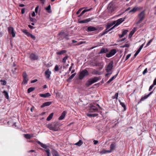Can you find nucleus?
<instances>
[{"instance_id": "obj_51", "label": "nucleus", "mask_w": 156, "mask_h": 156, "mask_svg": "<svg viewBox=\"0 0 156 156\" xmlns=\"http://www.w3.org/2000/svg\"><path fill=\"white\" fill-rule=\"evenodd\" d=\"M153 38H152L147 43L146 46L145 47L149 46L151 44V43L152 41Z\"/></svg>"}, {"instance_id": "obj_55", "label": "nucleus", "mask_w": 156, "mask_h": 156, "mask_svg": "<svg viewBox=\"0 0 156 156\" xmlns=\"http://www.w3.org/2000/svg\"><path fill=\"white\" fill-rule=\"evenodd\" d=\"M147 72V68H146L143 72V74L144 75Z\"/></svg>"}, {"instance_id": "obj_47", "label": "nucleus", "mask_w": 156, "mask_h": 156, "mask_svg": "<svg viewBox=\"0 0 156 156\" xmlns=\"http://www.w3.org/2000/svg\"><path fill=\"white\" fill-rule=\"evenodd\" d=\"M28 78H23V82L25 84H26L27 83L28 81Z\"/></svg>"}, {"instance_id": "obj_21", "label": "nucleus", "mask_w": 156, "mask_h": 156, "mask_svg": "<svg viewBox=\"0 0 156 156\" xmlns=\"http://www.w3.org/2000/svg\"><path fill=\"white\" fill-rule=\"evenodd\" d=\"M119 101L120 102L121 105L123 108L124 111H125L126 110V108L125 104L124 103L122 102L120 100H119Z\"/></svg>"}, {"instance_id": "obj_30", "label": "nucleus", "mask_w": 156, "mask_h": 156, "mask_svg": "<svg viewBox=\"0 0 156 156\" xmlns=\"http://www.w3.org/2000/svg\"><path fill=\"white\" fill-rule=\"evenodd\" d=\"M76 73H74L73 74H72L69 78L68 79H67V82H69L70 81V80L72 79L74 77V76L76 75Z\"/></svg>"}, {"instance_id": "obj_54", "label": "nucleus", "mask_w": 156, "mask_h": 156, "mask_svg": "<svg viewBox=\"0 0 156 156\" xmlns=\"http://www.w3.org/2000/svg\"><path fill=\"white\" fill-rule=\"evenodd\" d=\"M131 54H128L126 56V58L125 59V61H126L127 60V59H128L130 57V56H131Z\"/></svg>"}, {"instance_id": "obj_52", "label": "nucleus", "mask_w": 156, "mask_h": 156, "mask_svg": "<svg viewBox=\"0 0 156 156\" xmlns=\"http://www.w3.org/2000/svg\"><path fill=\"white\" fill-rule=\"evenodd\" d=\"M65 34L64 32H60L58 34V35H61V37H64L63 35L64 34Z\"/></svg>"}, {"instance_id": "obj_15", "label": "nucleus", "mask_w": 156, "mask_h": 156, "mask_svg": "<svg viewBox=\"0 0 156 156\" xmlns=\"http://www.w3.org/2000/svg\"><path fill=\"white\" fill-rule=\"evenodd\" d=\"M39 96L41 97L46 98L50 96L51 95L49 93H47L45 94H39Z\"/></svg>"}, {"instance_id": "obj_28", "label": "nucleus", "mask_w": 156, "mask_h": 156, "mask_svg": "<svg viewBox=\"0 0 156 156\" xmlns=\"http://www.w3.org/2000/svg\"><path fill=\"white\" fill-rule=\"evenodd\" d=\"M83 144V142L81 140H80L78 142L75 143L74 145H77L78 146H80L82 145Z\"/></svg>"}, {"instance_id": "obj_17", "label": "nucleus", "mask_w": 156, "mask_h": 156, "mask_svg": "<svg viewBox=\"0 0 156 156\" xmlns=\"http://www.w3.org/2000/svg\"><path fill=\"white\" fill-rule=\"evenodd\" d=\"M112 4L110 3L108 7V9L109 11V12L111 13H112L114 10V8L113 7V6H112Z\"/></svg>"}, {"instance_id": "obj_36", "label": "nucleus", "mask_w": 156, "mask_h": 156, "mask_svg": "<svg viewBox=\"0 0 156 156\" xmlns=\"http://www.w3.org/2000/svg\"><path fill=\"white\" fill-rule=\"evenodd\" d=\"M47 153L46 155L45 156H50L51 154L50 153V150L49 149L47 148L44 150Z\"/></svg>"}, {"instance_id": "obj_31", "label": "nucleus", "mask_w": 156, "mask_h": 156, "mask_svg": "<svg viewBox=\"0 0 156 156\" xmlns=\"http://www.w3.org/2000/svg\"><path fill=\"white\" fill-rule=\"evenodd\" d=\"M3 93L4 94L5 98L7 99H8L9 98V96L8 92L5 90H4L3 92Z\"/></svg>"}, {"instance_id": "obj_37", "label": "nucleus", "mask_w": 156, "mask_h": 156, "mask_svg": "<svg viewBox=\"0 0 156 156\" xmlns=\"http://www.w3.org/2000/svg\"><path fill=\"white\" fill-rule=\"evenodd\" d=\"M53 114V113H51L47 118V120L48 121L50 120L52 118Z\"/></svg>"}, {"instance_id": "obj_12", "label": "nucleus", "mask_w": 156, "mask_h": 156, "mask_svg": "<svg viewBox=\"0 0 156 156\" xmlns=\"http://www.w3.org/2000/svg\"><path fill=\"white\" fill-rule=\"evenodd\" d=\"M116 53V50L112 49L109 53L107 54L106 56L107 58H110L114 55Z\"/></svg>"}, {"instance_id": "obj_11", "label": "nucleus", "mask_w": 156, "mask_h": 156, "mask_svg": "<svg viewBox=\"0 0 156 156\" xmlns=\"http://www.w3.org/2000/svg\"><path fill=\"white\" fill-rule=\"evenodd\" d=\"M8 30L9 34H11L13 37H15V33L14 31V30L13 27H9L8 28Z\"/></svg>"}, {"instance_id": "obj_56", "label": "nucleus", "mask_w": 156, "mask_h": 156, "mask_svg": "<svg viewBox=\"0 0 156 156\" xmlns=\"http://www.w3.org/2000/svg\"><path fill=\"white\" fill-rule=\"evenodd\" d=\"M83 9V8H80V9H79V10L77 11V12H76V14H79L80 12Z\"/></svg>"}, {"instance_id": "obj_59", "label": "nucleus", "mask_w": 156, "mask_h": 156, "mask_svg": "<svg viewBox=\"0 0 156 156\" xmlns=\"http://www.w3.org/2000/svg\"><path fill=\"white\" fill-rule=\"evenodd\" d=\"M154 85H153L152 84V85H151L149 87V91H151V89H152V88L153 87Z\"/></svg>"}, {"instance_id": "obj_8", "label": "nucleus", "mask_w": 156, "mask_h": 156, "mask_svg": "<svg viewBox=\"0 0 156 156\" xmlns=\"http://www.w3.org/2000/svg\"><path fill=\"white\" fill-rule=\"evenodd\" d=\"M142 9L143 7H135L129 11V13H135L136 11L140 10Z\"/></svg>"}, {"instance_id": "obj_58", "label": "nucleus", "mask_w": 156, "mask_h": 156, "mask_svg": "<svg viewBox=\"0 0 156 156\" xmlns=\"http://www.w3.org/2000/svg\"><path fill=\"white\" fill-rule=\"evenodd\" d=\"M23 78H27V75L26 73H25V72L24 73L23 75Z\"/></svg>"}, {"instance_id": "obj_23", "label": "nucleus", "mask_w": 156, "mask_h": 156, "mask_svg": "<svg viewBox=\"0 0 156 156\" xmlns=\"http://www.w3.org/2000/svg\"><path fill=\"white\" fill-rule=\"evenodd\" d=\"M128 31L127 30H123L122 32V34H119V36L120 38H122L125 35Z\"/></svg>"}, {"instance_id": "obj_38", "label": "nucleus", "mask_w": 156, "mask_h": 156, "mask_svg": "<svg viewBox=\"0 0 156 156\" xmlns=\"http://www.w3.org/2000/svg\"><path fill=\"white\" fill-rule=\"evenodd\" d=\"M35 88L33 87H31L29 88L27 90V92L30 93L31 92L33 91L34 90Z\"/></svg>"}, {"instance_id": "obj_2", "label": "nucleus", "mask_w": 156, "mask_h": 156, "mask_svg": "<svg viewBox=\"0 0 156 156\" xmlns=\"http://www.w3.org/2000/svg\"><path fill=\"white\" fill-rule=\"evenodd\" d=\"M113 61H111L107 66L106 69V70L108 73L106 74L105 76H108V75L112 74V70L113 67Z\"/></svg>"}, {"instance_id": "obj_60", "label": "nucleus", "mask_w": 156, "mask_h": 156, "mask_svg": "<svg viewBox=\"0 0 156 156\" xmlns=\"http://www.w3.org/2000/svg\"><path fill=\"white\" fill-rule=\"evenodd\" d=\"M144 44H142L140 47V48H139L138 49V50H139V51H140L141 50V49L142 48H143V47L144 46Z\"/></svg>"}, {"instance_id": "obj_10", "label": "nucleus", "mask_w": 156, "mask_h": 156, "mask_svg": "<svg viewBox=\"0 0 156 156\" xmlns=\"http://www.w3.org/2000/svg\"><path fill=\"white\" fill-rule=\"evenodd\" d=\"M39 58L38 56L34 53H31L30 54L29 57L30 58L31 60H37Z\"/></svg>"}, {"instance_id": "obj_13", "label": "nucleus", "mask_w": 156, "mask_h": 156, "mask_svg": "<svg viewBox=\"0 0 156 156\" xmlns=\"http://www.w3.org/2000/svg\"><path fill=\"white\" fill-rule=\"evenodd\" d=\"M86 27H87V29H86V30L87 32L93 31L96 30H97V29L96 28L91 26L88 27L86 26Z\"/></svg>"}, {"instance_id": "obj_32", "label": "nucleus", "mask_w": 156, "mask_h": 156, "mask_svg": "<svg viewBox=\"0 0 156 156\" xmlns=\"http://www.w3.org/2000/svg\"><path fill=\"white\" fill-rule=\"evenodd\" d=\"M111 151L110 150H104L102 151L101 152V154H105L107 153H111Z\"/></svg>"}, {"instance_id": "obj_25", "label": "nucleus", "mask_w": 156, "mask_h": 156, "mask_svg": "<svg viewBox=\"0 0 156 156\" xmlns=\"http://www.w3.org/2000/svg\"><path fill=\"white\" fill-rule=\"evenodd\" d=\"M125 17L122 18L118 19V26L125 20Z\"/></svg>"}, {"instance_id": "obj_63", "label": "nucleus", "mask_w": 156, "mask_h": 156, "mask_svg": "<svg viewBox=\"0 0 156 156\" xmlns=\"http://www.w3.org/2000/svg\"><path fill=\"white\" fill-rule=\"evenodd\" d=\"M21 13L22 14H24L25 12V8H23L21 10Z\"/></svg>"}, {"instance_id": "obj_9", "label": "nucleus", "mask_w": 156, "mask_h": 156, "mask_svg": "<svg viewBox=\"0 0 156 156\" xmlns=\"http://www.w3.org/2000/svg\"><path fill=\"white\" fill-rule=\"evenodd\" d=\"M153 93V91L151 92L149 94L147 95H145L144 96H142L141 98L140 101L138 102V104L141 103V101H144L149 96H150Z\"/></svg>"}, {"instance_id": "obj_44", "label": "nucleus", "mask_w": 156, "mask_h": 156, "mask_svg": "<svg viewBox=\"0 0 156 156\" xmlns=\"http://www.w3.org/2000/svg\"><path fill=\"white\" fill-rule=\"evenodd\" d=\"M92 9V8H90V9H85L84 10H83V11H82V12H81V14L83 15L84 13L85 12H88V11H91V10Z\"/></svg>"}, {"instance_id": "obj_45", "label": "nucleus", "mask_w": 156, "mask_h": 156, "mask_svg": "<svg viewBox=\"0 0 156 156\" xmlns=\"http://www.w3.org/2000/svg\"><path fill=\"white\" fill-rule=\"evenodd\" d=\"M69 56L67 55H66L62 59V62L65 63L66 62V60L68 58Z\"/></svg>"}, {"instance_id": "obj_18", "label": "nucleus", "mask_w": 156, "mask_h": 156, "mask_svg": "<svg viewBox=\"0 0 156 156\" xmlns=\"http://www.w3.org/2000/svg\"><path fill=\"white\" fill-rule=\"evenodd\" d=\"M51 104V101H48L44 102L41 106V107L43 108L46 106H49Z\"/></svg>"}, {"instance_id": "obj_19", "label": "nucleus", "mask_w": 156, "mask_h": 156, "mask_svg": "<svg viewBox=\"0 0 156 156\" xmlns=\"http://www.w3.org/2000/svg\"><path fill=\"white\" fill-rule=\"evenodd\" d=\"M66 112V111H63L61 115L59 117L58 119L60 120H62L65 118Z\"/></svg>"}, {"instance_id": "obj_7", "label": "nucleus", "mask_w": 156, "mask_h": 156, "mask_svg": "<svg viewBox=\"0 0 156 156\" xmlns=\"http://www.w3.org/2000/svg\"><path fill=\"white\" fill-rule=\"evenodd\" d=\"M89 74L88 71L86 69H85L80 72L79 77V79L82 80L85 76L88 75Z\"/></svg>"}, {"instance_id": "obj_16", "label": "nucleus", "mask_w": 156, "mask_h": 156, "mask_svg": "<svg viewBox=\"0 0 156 156\" xmlns=\"http://www.w3.org/2000/svg\"><path fill=\"white\" fill-rule=\"evenodd\" d=\"M91 20V19L90 18H89L80 20L79 22V23H87L89 22Z\"/></svg>"}, {"instance_id": "obj_5", "label": "nucleus", "mask_w": 156, "mask_h": 156, "mask_svg": "<svg viewBox=\"0 0 156 156\" xmlns=\"http://www.w3.org/2000/svg\"><path fill=\"white\" fill-rule=\"evenodd\" d=\"M90 109L89 112H98V108H100V107L99 105L97 104L95 105H90Z\"/></svg>"}, {"instance_id": "obj_62", "label": "nucleus", "mask_w": 156, "mask_h": 156, "mask_svg": "<svg viewBox=\"0 0 156 156\" xmlns=\"http://www.w3.org/2000/svg\"><path fill=\"white\" fill-rule=\"evenodd\" d=\"M38 8H39V6H37L35 8V12H36L37 13V12Z\"/></svg>"}, {"instance_id": "obj_48", "label": "nucleus", "mask_w": 156, "mask_h": 156, "mask_svg": "<svg viewBox=\"0 0 156 156\" xmlns=\"http://www.w3.org/2000/svg\"><path fill=\"white\" fill-rule=\"evenodd\" d=\"M0 82L1 84L3 85H5L6 84V82L5 80H1Z\"/></svg>"}, {"instance_id": "obj_22", "label": "nucleus", "mask_w": 156, "mask_h": 156, "mask_svg": "<svg viewBox=\"0 0 156 156\" xmlns=\"http://www.w3.org/2000/svg\"><path fill=\"white\" fill-rule=\"evenodd\" d=\"M136 30V28L134 27L133 28V29L130 32L129 37H131L133 35V34L135 32Z\"/></svg>"}, {"instance_id": "obj_50", "label": "nucleus", "mask_w": 156, "mask_h": 156, "mask_svg": "<svg viewBox=\"0 0 156 156\" xmlns=\"http://www.w3.org/2000/svg\"><path fill=\"white\" fill-rule=\"evenodd\" d=\"M29 18L30 21L32 22H34L36 21V19L35 18H33L31 17L30 16L29 17Z\"/></svg>"}, {"instance_id": "obj_26", "label": "nucleus", "mask_w": 156, "mask_h": 156, "mask_svg": "<svg viewBox=\"0 0 156 156\" xmlns=\"http://www.w3.org/2000/svg\"><path fill=\"white\" fill-rule=\"evenodd\" d=\"M115 147L116 145L114 143H113L111 144L110 146V150L111 151V152L114 150Z\"/></svg>"}, {"instance_id": "obj_24", "label": "nucleus", "mask_w": 156, "mask_h": 156, "mask_svg": "<svg viewBox=\"0 0 156 156\" xmlns=\"http://www.w3.org/2000/svg\"><path fill=\"white\" fill-rule=\"evenodd\" d=\"M33 134H24V136L25 138L27 139H30L33 137Z\"/></svg>"}, {"instance_id": "obj_49", "label": "nucleus", "mask_w": 156, "mask_h": 156, "mask_svg": "<svg viewBox=\"0 0 156 156\" xmlns=\"http://www.w3.org/2000/svg\"><path fill=\"white\" fill-rule=\"evenodd\" d=\"M22 31L27 36L30 33L29 32L27 31V30H23Z\"/></svg>"}, {"instance_id": "obj_46", "label": "nucleus", "mask_w": 156, "mask_h": 156, "mask_svg": "<svg viewBox=\"0 0 156 156\" xmlns=\"http://www.w3.org/2000/svg\"><path fill=\"white\" fill-rule=\"evenodd\" d=\"M92 73L95 75H100V74L98 71L95 70H94L92 72Z\"/></svg>"}, {"instance_id": "obj_34", "label": "nucleus", "mask_w": 156, "mask_h": 156, "mask_svg": "<svg viewBox=\"0 0 156 156\" xmlns=\"http://www.w3.org/2000/svg\"><path fill=\"white\" fill-rule=\"evenodd\" d=\"M37 143L38 144L40 145H41V147H43L44 148H46V149H47L46 148V147H47L46 145L45 144L41 143L40 141H38Z\"/></svg>"}, {"instance_id": "obj_42", "label": "nucleus", "mask_w": 156, "mask_h": 156, "mask_svg": "<svg viewBox=\"0 0 156 156\" xmlns=\"http://www.w3.org/2000/svg\"><path fill=\"white\" fill-rule=\"evenodd\" d=\"M63 36V37L65 38L66 40H69L70 39L69 37L70 36L68 34H64Z\"/></svg>"}, {"instance_id": "obj_43", "label": "nucleus", "mask_w": 156, "mask_h": 156, "mask_svg": "<svg viewBox=\"0 0 156 156\" xmlns=\"http://www.w3.org/2000/svg\"><path fill=\"white\" fill-rule=\"evenodd\" d=\"M98 115V114H88L87 115L90 117H95Z\"/></svg>"}, {"instance_id": "obj_64", "label": "nucleus", "mask_w": 156, "mask_h": 156, "mask_svg": "<svg viewBox=\"0 0 156 156\" xmlns=\"http://www.w3.org/2000/svg\"><path fill=\"white\" fill-rule=\"evenodd\" d=\"M153 85H156V78L154 80L153 83Z\"/></svg>"}, {"instance_id": "obj_1", "label": "nucleus", "mask_w": 156, "mask_h": 156, "mask_svg": "<svg viewBox=\"0 0 156 156\" xmlns=\"http://www.w3.org/2000/svg\"><path fill=\"white\" fill-rule=\"evenodd\" d=\"M117 26V20L114 21L112 22L108 23L106 25V29L105 30L103 35L105 34L113 29Z\"/></svg>"}, {"instance_id": "obj_35", "label": "nucleus", "mask_w": 156, "mask_h": 156, "mask_svg": "<svg viewBox=\"0 0 156 156\" xmlns=\"http://www.w3.org/2000/svg\"><path fill=\"white\" fill-rule=\"evenodd\" d=\"M53 156H60L58 153L56 151H54L52 152Z\"/></svg>"}, {"instance_id": "obj_39", "label": "nucleus", "mask_w": 156, "mask_h": 156, "mask_svg": "<svg viewBox=\"0 0 156 156\" xmlns=\"http://www.w3.org/2000/svg\"><path fill=\"white\" fill-rule=\"evenodd\" d=\"M117 75V74H116L115 76H113L107 82L108 83H109L112 81L114 79H115L116 77V76Z\"/></svg>"}, {"instance_id": "obj_40", "label": "nucleus", "mask_w": 156, "mask_h": 156, "mask_svg": "<svg viewBox=\"0 0 156 156\" xmlns=\"http://www.w3.org/2000/svg\"><path fill=\"white\" fill-rule=\"evenodd\" d=\"M27 36L28 37H31L34 40H35L36 39V37L35 36L30 33Z\"/></svg>"}, {"instance_id": "obj_33", "label": "nucleus", "mask_w": 156, "mask_h": 156, "mask_svg": "<svg viewBox=\"0 0 156 156\" xmlns=\"http://www.w3.org/2000/svg\"><path fill=\"white\" fill-rule=\"evenodd\" d=\"M37 143L38 144L40 145H41V147H43L44 148H46V149H47L46 148V147H47L46 145L45 144L41 143L40 141H38Z\"/></svg>"}, {"instance_id": "obj_20", "label": "nucleus", "mask_w": 156, "mask_h": 156, "mask_svg": "<svg viewBox=\"0 0 156 156\" xmlns=\"http://www.w3.org/2000/svg\"><path fill=\"white\" fill-rule=\"evenodd\" d=\"M108 51V50L107 48H102L101 49L100 51L99 52V54H101L106 53Z\"/></svg>"}, {"instance_id": "obj_14", "label": "nucleus", "mask_w": 156, "mask_h": 156, "mask_svg": "<svg viewBox=\"0 0 156 156\" xmlns=\"http://www.w3.org/2000/svg\"><path fill=\"white\" fill-rule=\"evenodd\" d=\"M51 74V72L48 69L45 72V75L46 78L48 79L50 78Z\"/></svg>"}, {"instance_id": "obj_61", "label": "nucleus", "mask_w": 156, "mask_h": 156, "mask_svg": "<svg viewBox=\"0 0 156 156\" xmlns=\"http://www.w3.org/2000/svg\"><path fill=\"white\" fill-rule=\"evenodd\" d=\"M28 27L30 28V29H34L35 28V27L31 26V25H28Z\"/></svg>"}, {"instance_id": "obj_6", "label": "nucleus", "mask_w": 156, "mask_h": 156, "mask_svg": "<svg viewBox=\"0 0 156 156\" xmlns=\"http://www.w3.org/2000/svg\"><path fill=\"white\" fill-rule=\"evenodd\" d=\"M99 80V78L97 77H94L93 78L89 79L86 83V85L89 86L92 84L98 81Z\"/></svg>"}, {"instance_id": "obj_41", "label": "nucleus", "mask_w": 156, "mask_h": 156, "mask_svg": "<svg viewBox=\"0 0 156 156\" xmlns=\"http://www.w3.org/2000/svg\"><path fill=\"white\" fill-rule=\"evenodd\" d=\"M91 65L93 66H99V63L97 62H92L91 63Z\"/></svg>"}, {"instance_id": "obj_3", "label": "nucleus", "mask_w": 156, "mask_h": 156, "mask_svg": "<svg viewBox=\"0 0 156 156\" xmlns=\"http://www.w3.org/2000/svg\"><path fill=\"white\" fill-rule=\"evenodd\" d=\"M47 127L49 129L55 131L58 130V127L56 123H54L53 124H48L47 125Z\"/></svg>"}, {"instance_id": "obj_53", "label": "nucleus", "mask_w": 156, "mask_h": 156, "mask_svg": "<svg viewBox=\"0 0 156 156\" xmlns=\"http://www.w3.org/2000/svg\"><path fill=\"white\" fill-rule=\"evenodd\" d=\"M54 69L55 71H58L59 66L57 65H56L55 66Z\"/></svg>"}, {"instance_id": "obj_29", "label": "nucleus", "mask_w": 156, "mask_h": 156, "mask_svg": "<svg viewBox=\"0 0 156 156\" xmlns=\"http://www.w3.org/2000/svg\"><path fill=\"white\" fill-rule=\"evenodd\" d=\"M51 5H49L47 7L45 8V9L49 13H50L51 12Z\"/></svg>"}, {"instance_id": "obj_4", "label": "nucleus", "mask_w": 156, "mask_h": 156, "mask_svg": "<svg viewBox=\"0 0 156 156\" xmlns=\"http://www.w3.org/2000/svg\"><path fill=\"white\" fill-rule=\"evenodd\" d=\"M137 17L139 18V20L136 22V24H137L143 21L145 17V10H144L139 13L137 16Z\"/></svg>"}, {"instance_id": "obj_57", "label": "nucleus", "mask_w": 156, "mask_h": 156, "mask_svg": "<svg viewBox=\"0 0 156 156\" xmlns=\"http://www.w3.org/2000/svg\"><path fill=\"white\" fill-rule=\"evenodd\" d=\"M130 46V44H125L123 46V47H129Z\"/></svg>"}, {"instance_id": "obj_27", "label": "nucleus", "mask_w": 156, "mask_h": 156, "mask_svg": "<svg viewBox=\"0 0 156 156\" xmlns=\"http://www.w3.org/2000/svg\"><path fill=\"white\" fill-rule=\"evenodd\" d=\"M67 52L66 50H63L59 52H56V54L58 55H61L64 54Z\"/></svg>"}]
</instances>
